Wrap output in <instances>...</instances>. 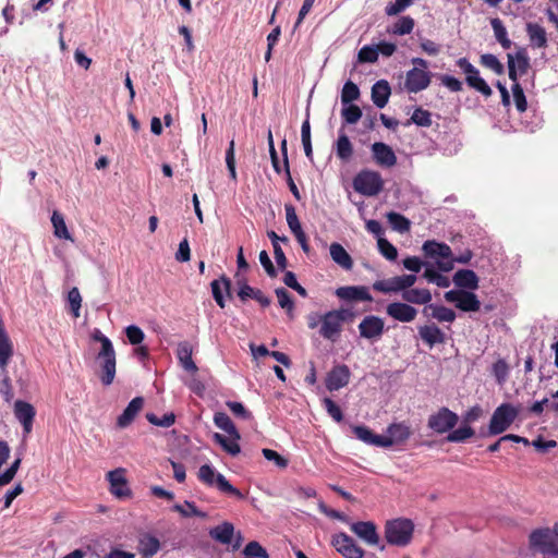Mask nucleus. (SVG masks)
<instances>
[{"mask_svg": "<svg viewBox=\"0 0 558 558\" xmlns=\"http://www.w3.org/2000/svg\"><path fill=\"white\" fill-rule=\"evenodd\" d=\"M520 409L511 403H501L497 407L490 417V422L486 432H482V436H496L506 432L517 420Z\"/></svg>", "mask_w": 558, "mask_h": 558, "instance_id": "1", "label": "nucleus"}, {"mask_svg": "<svg viewBox=\"0 0 558 558\" xmlns=\"http://www.w3.org/2000/svg\"><path fill=\"white\" fill-rule=\"evenodd\" d=\"M352 185L359 194L372 197L383 192L385 181L378 171L363 169L353 178Z\"/></svg>", "mask_w": 558, "mask_h": 558, "instance_id": "2", "label": "nucleus"}, {"mask_svg": "<svg viewBox=\"0 0 558 558\" xmlns=\"http://www.w3.org/2000/svg\"><path fill=\"white\" fill-rule=\"evenodd\" d=\"M414 524L409 519H396L385 525L386 541L396 546H407L413 536Z\"/></svg>", "mask_w": 558, "mask_h": 558, "instance_id": "3", "label": "nucleus"}, {"mask_svg": "<svg viewBox=\"0 0 558 558\" xmlns=\"http://www.w3.org/2000/svg\"><path fill=\"white\" fill-rule=\"evenodd\" d=\"M198 480L207 486H216L221 493L244 499L245 496L220 473H216L215 469L209 464H204L198 470Z\"/></svg>", "mask_w": 558, "mask_h": 558, "instance_id": "4", "label": "nucleus"}, {"mask_svg": "<svg viewBox=\"0 0 558 558\" xmlns=\"http://www.w3.org/2000/svg\"><path fill=\"white\" fill-rule=\"evenodd\" d=\"M457 65L465 74V82L470 88L475 89L486 98L493 95L490 86L481 77L480 71L466 58H460Z\"/></svg>", "mask_w": 558, "mask_h": 558, "instance_id": "5", "label": "nucleus"}, {"mask_svg": "<svg viewBox=\"0 0 558 558\" xmlns=\"http://www.w3.org/2000/svg\"><path fill=\"white\" fill-rule=\"evenodd\" d=\"M416 282L415 275L396 276L385 280H377L373 283V289L383 293L400 292L402 293Z\"/></svg>", "mask_w": 558, "mask_h": 558, "instance_id": "6", "label": "nucleus"}, {"mask_svg": "<svg viewBox=\"0 0 558 558\" xmlns=\"http://www.w3.org/2000/svg\"><path fill=\"white\" fill-rule=\"evenodd\" d=\"M458 421V415L444 407L429 416L428 427L438 434H444L451 430Z\"/></svg>", "mask_w": 558, "mask_h": 558, "instance_id": "7", "label": "nucleus"}, {"mask_svg": "<svg viewBox=\"0 0 558 558\" xmlns=\"http://www.w3.org/2000/svg\"><path fill=\"white\" fill-rule=\"evenodd\" d=\"M96 360L99 363V379L104 386H110L116 377L117 357L114 349H110L106 354L98 352Z\"/></svg>", "mask_w": 558, "mask_h": 558, "instance_id": "8", "label": "nucleus"}, {"mask_svg": "<svg viewBox=\"0 0 558 558\" xmlns=\"http://www.w3.org/2000/svg\"><path fill=\"white\" fill-rule=\"evenodd\" d=\"M337 313L332 310L320 316L319 335L330 341H336L342 331V318Z\"/></svg>", "mask_w": 558, "mask_h": 558, "instance_id": "9", "label": "nucleus"}, {"mask_svg": "<svg viewBox=\"0 0 558 558\" xmlns=\"http://www.w3.org/2000/svg\"><path fill=\"white\" fill-rule=\"evenodd\" d=\"M384 331L385 322L379 316L367 315L359 324L360 336L371 341L380 339Z\"/></svg>", "mask_w": 558, "mask_h": 558, "instance_id": "10", "label": "nucleus"}, {"mask_svg": "<svg viewBox=\"0 0 558 558\" xmlns=\"http://www.w3.org/2000/svg\"><path fill=\"white\" fill-rule=\"evenodd\" d=\"M106 477L110 484L109 490L113 496L118 498H130L132 496V490L130 489L125 477V469L118 468L109 471Z\"/></svg>", "mask_w": 558, "mask_h": 558, "instance_id": "11", "label": "nucleus"}, {"mask_svg": "<svg viewBox=\"0 0 558 558\" xmlns=\"http://www.w3.org/2000/svg\"><path fill=\"white\" fill-rule=\"evenodd\" d=\"M331 544L345 558H363L364 556V550L343 532L335 535Z\"/></svg>", "mask_w": 558, "mask_h": 558, "instance_id": "12", "label": "nucleus"}, {"mask_svg": "<svg viewBox=\"0 0 558 558\" xmlns=\"http://www.w3.org/2000/svg\"><path fill=\"white\" fill-rule=\"evenodd\" d=\"M14 415L23 426L24 435H29L32 433L34 418L36 415L35 408L26 401L16 400L14 403Z\"/></svg>", "mask_w": 558, "mask_h": 558, "instance_id": "13", "label": "nucleus"}, {"mask_svg": "<svg viewBox=\"0 0 558 558\" xmlns=\"http://www.w3.org/2000/svg\"><path fill=\"white\" fill-rule=\"evenodd\" d=\"M371 149L376 165L383 168H391L397 165V156L388 144L376 142L372 145Z\"/></svg>", "mask_w": 558, "mask_h": 558, "instance_id": "14", "label": "nucleus"}, {"mask_svg": "<svg viewBox=\"0 0 558 558\" xmlns=\"http://www.w3.org/2000/svg\"><path fill=\"white\" fill-rule=\"evenodd\" d=\"M386 312L388 316L400 323H411L417 315V310L405 301L388 304Z\"/></svg>", "mask_w": 558, "mask_h": 558, "instance_id": "15", "label": "nucleus"}, {"mask_svg": "<svg viewBox=\"0 0 558 558\" xmlns=\"http://www.w3.org/2000/svg\"><path fill=\"white\" fill-rule=\"evenodd\" d=\"M430 74L418 68H413L407 73L405 88L409 93H418L428 87Z\"/></svg>", "mask_w": 558, "mask_h": 558, "instance_id": "16", "label": "nucleus"}, {"mask_svg": "<svg viewBox=\"0 0 558 558\" xmlns=\"http://www.w3.org/2000/svg\"><path fill=\"white\" fill-rule=\"evenodd\" d=\"M350 376V369L345 364L332 367L326 377L327 389L329 391L339 390L349 384Z\"/></svg>", "mask_w": 558, "mask_h": 558, "instance_id": "17", "label": "nucleus"}, {"mask_svg": "<svg viewBox=\"0 0 558 558\" xmlns=\"http://www.w3.org/2000/svg\"><path fill=\"white\" fill-rule=\"evenodd\" d=\"M530 547L539 550L543 555L545 551L555 548L558 544L551 537L549 529H536L529 536Z\"/></svg>", "mask_w": 558, "mask_h": 558, "instance_id": "18", "label": "nucleus"}, {"mask_svg": "<svg viewBox=\"0 0 558 558\" xmlns=\"http://www.w3.org/2000/svg\"><path fill=\"white\" fill-rule=\"evenodd\" d=\"M351 531L368 545H378L379 535L372 521H360L351 524Z\"/></svg>", "mask_w": 558, "mask_h": 558, "instance_id": "19", "label": "nucleus"}, {"mask_svg": "<svg viewBox=\"0 0 558 558\" xmlns=\"http://www.w3.org/2000/svg\"><path fill=\"white\" fill-rule=\"evenodd\" d=\"M336 295L344 301L372 302L373 296L365 286H347L336 290Z\"/></svg>", "mask_w": 558, "mask_h": 558, "instance_id": "20", "label": "nucleus"}, {"mask_svg": "<svg viewBox=\"0 0 558 558\" xmlns=\"http://www.w3.org/2000/svg\"><path fill=\"white\" fill-rule=\"evenodd\" d=\"M193 351V345L189 341L179 342L175 351L180 365L190 374H195L198 371L192 359Z\"/></svg>", "mask_w": 558, "mask_h": 558, "instance_id": "21", "label": "nucleus"}, {"mask_svg": "<svg viewBox=\"0 0 558 558\" xmlns=\"http://www.w3.org/2000/svg\"><path fill=\"white\" fill-rule=\"evenodd\" d=\"M144 405V399L142 397H135L130 401L128 407L124 409L121 415L118 416L117 425L120 428L128 427L140 413Z\"/></svg>", "mask_w": 558, "mask_h": 558, "instance_id": "22", "label": "nucleus"}, {"mask_svg": "<svg viewBox=\"0 0 558 558\" xmlns=\"http://www.w3.org/2000/svg\"><path fill=\"white\" fill-rule=\"evenodd\" d=\"M240 288L238 291V296L242 302L247 301L248 299H253L257 301L263 307H267L270 305L271 301L268 296H266L262 290L254 289L250 284H247L245 281L241 282L238 281Z\"/></svg>", "mask_w": 558, "mask_h": 558, "instance_id": "23", "label": "nucleus"}, {"mask_svg": "<svg viewBox=\"0 0 558 558\" xmlns=\"http://www.w3.org/2000/svg\"><path fill=\"white\" fill-rule=\"evenodd\" d=\"M391 95V88L386 80H379L372 86V101L377 108H384Z\"/></svg>", "mask_w": 558, "mask_h": 558, "instance_id": "24", "label": "nucleus"}, {"mask_svg": "<svg viewBox=\"0 0 558 558\" xmlns=\"http://www.w3.org/2000/svg\"><path fill=\"white\" fill-rule=\"evenodd\" d=\"M13 355V343L5 331L3 324L0 323V368L7 373V367Z\"/></svg>", "mask_w": 558, "mask_h": 558, "instance_id": "25", "label": "nucleus"}, {"mask_svg": "<svg viewBox=\"0 0 558 558\" xmlns=\"http://www.w3.org/2000/svg\"><path fill=\"white\" fill-rule=\"evenodd\" d=\"M418 335L423 342L430 348L435 344L444 343L446 340L445 333L435 324L418 327Z\"/></svg>", "mask_w": 558, "mask_h": 558, "instance_id": "26", "label": "nucleus"}, {"mask_svg": "<svg viewBox=\"0 0 558 558\" xmlns=\"http://www.w3.org/2000/svg\"><path fill=\"white\" fill-rule=\"evenodd\" d=\"M213 296L218 304L219 307L223 308L226 306V301L222 294V289L227 292L229 298H232L231 294V281L230 279L222 275L219 280H214L210 283Z\"/></svg>", "mask_w": 558, "mask_h": 558, "instance_id": "27", "label": "nucleus"}, {"mask_svg": "<svg viewBox=\"0 0 558 558\" xmlns=\"http://www.w3.org/2000/svg\"><path fill=\"white\" fill-rule=\"evenodd\" d=\"M526 34L532 47L534 48H546L547 47V34L545 28L537 23L526 24Z\"/></svg>", "mask_w": 558, "mask_h": 558, "instance_id": "28", "label": "nucleus"}, {"mask_svg": "<svg viewBox=\"0 0 558 558\" xmlns=\"http://www.w3.org/2000/svg\"><path fill=\"white\" fill-rule=\"evenodd\" d=\"M422 250L424 252V255L430 258H449L452 255V251L448 244L439 243L433 240L424 242Z\"/></svg>", "mask_w": 558, "mask_h": 558, "instance_id": "29", "label": "nucleus"}, {"mask_svg": "<svg viewBox=\"0 0 558 558\" xmlns=\"http://www.w3.org/2000/svg\"><path fill=\"white\" fill-rule=\"evenodd\" d=\"M329 252L332 260L341 268L344 270H351L353 268V259L341 244L337 242L331 243Z\"/></svg>", "mask_w": 558, "mask_h": 558, "instance_id": "30", "label": "nucleus"}, {"mask_svg": "<svg viewBox=\"0 0 558 558\" xmlns=\"http://www.w3.org/2000/svg\"><path fill=\"white\" fill-rule=\"evenodd\" d=\"M423 313L440 323H452L456 319L454 311L442 305L429 304L423 310Z\"/></svg>", "mask_w": 558, "mask_h": 558, "instance_id": "31", "label": "nucleus"}, {"mask_svg": "<svg viewBox=\"0 0 558 558\" xmlns=\"http://www.w3.org/2000/svg\"><path fill=\"white\" fill-rule=\"evenodd\" d=\"M453 282L459 288L475 290L478 287V278L471 269H460L453 276Z\"/></svg>", "mask_w": 558, "mask_h": 558, "instance_id": "32", "label": "nucleus"}, {"mask_svg": "<svg viewBox=\"0 0 558 558\" xmlns=\"http://www.w3.org/2000/svg\"><path fill=\"white\" fill-rule=\"evenodd\" d=\"M402 300L409 304L426 305L432 301V293L427 289L409 288L402 293Z\"/></svg>", "mask_w": 558, "mask_h": 558, "instance_id": "33", "label": "nucleus"}, {"mask_svg": "<svg viewBox=\"0 0 558 558\" xmlns=\"http://www.w3.org/2000/svg\"><path fill=\"white\" fill-rule=\"evenodd\" d=\"M234 534V526L230 522H223L209 531L213 539L221 544H230Z\"/></svg>", "mask_w": 558, "mask_h": 558, "instance_id": "34", "label": "nucleus"}, {"mask_svg": "<svg viewBox=\"0 0 558 558\" xmlns=\"http://www.w3.org/2000/svg\"><path fill=\"white\" fill-rule=\"evenodd\" d=\"M387 433L395 445L407 441L412 435L410 426L405 423L390 424L387 428Z\"/></svg>", "mask_w": 558, "mask_h": 558, "instance_id": "35", "label": "nucleus"}, {"mask_svg": "<svg viewBox=\"0 0 558 558\" xmlns=\"http://www.w3.org/2000/svg\"><path fill=\"white\" fill-rule=\"evenodd\" d=\"M213 439L216 444L221 446V448L232 457L238 456L241 452V447L239 440L241 438L234 437H226L222 434L215 433Z\"/></svg>", "mask_w": 558, "mask_h": 558, "instance_id": "36", "label": "nucleus"}, {"mask_svg": "<svg viewBox=\"0 0 558 558\" xmlns=\"http://www.w3.org/2000/svg\"><path fill=\"white\" fill-rule=\"evenodd\" d=\"M214 423L218 428L226 432L230 437L241 438L239 430L227 413L216 412L214 414Z\"/></svg>", "mask_w": 558, "mask_h": 558, "instance_id": "37", "label": "nucleus"}, {"mask_svg": "<svg viewBox=\"0 0 558 558\" xmlns=\"http://www.w3.org/2000/svg\"><path fill=\"white\" fill-rule=\"evenodd\" d=\"M457 307L463 312H477L481 308V302L475 293L463 290Z\"/></svg>", "mask_w": 558, "mask_h": 558, "instance_id": "38", "label": "nucleus"}, {"mask_svg": "<svg viewBox=\"0 0 558 558\" xmlns=\"http://www.w3.org/2000/svg\"><path fill=\"white\" fill-rule=\"evenodd\" d=\"M138 548L143 557L150 558L158 553L160 542L157 537L147 534L140 539Z\"/></svg>", "mask_w": 558, "mask_h": 558, "instance_id": "39", "label": "nucleus"}, {"mask_svg": "<svg viewBox=\"0 0 558 558\" xmlns=\"http://www.w3.org/2000/svg\"><path fill=\"white\" fill-rule=\"evenodd\" d=\"M492 28L496 40L500 44L504 49H509L512 45L508 37L507 29L500 19L495 17L490 21Z\"/></svg>", "mask_w": 558, "mask_h": 558, "instance_id": "40", "label": "nucleus"}, {"mask_svg": "<svg viewBox=\"0 0 558 558\" xmlns=\"http://www.w3.org/2000/svg\"><path fill=\"white\" fill-rule=\"evenodd\" d=\"M386 217L395 231L399 233H407L410 231L411 221L403 215L396 211H389Z\"/></svg>", "mask_w": 558, "mask_h": 558, "instance_id": "41", "label": "nucleus"}, {"mask_svg": "<svg viewBox=\"0 0 558 558\" xmlns=\"http://www.w3.org/2000/svg\"><path fill=\"white\" fill-rule=\"evenodd\" d=\"M51 222H52V226L54 229L53 233L57 238L64 239V240H71V234L66 228L64 218L59 211H57V210L53 211L52 217H51Z\"/></svg>", "mask_w": 558, "mask_h": 558, "instance_id": "42", "label": "nucleus"}, {"mask_svg": "<svg viewBox=\"0 0 558 558\" xmlns=\"http://www.w3.org/2000/svg\"><path fill=\"white\" fill-rule=\"evenodd\" d=\"M337 156L343 161H348L353 155V146L345 134H340L337 140Z\"/></svg>", "mask_w": 558, "mask_h": 558, "instance_id": "43", "label": "nucleus"}, {"mask_svg": "<svg viewBox=\"0 0 558 558\" xmlns=\"http://www.w3.org/2000/svg\"><path fill=\"white\" fill-rule=\"evenodd\" d=\"M281 150H282V155H283V165H284V172H286V177H287V183H288V186L291 191V193L293 194V196L300 201L301 199V195H300V192H299V189L298 186L295 185L292 177H291V172H290V167H289V159H288V153H287V141L283 140L281 142Z\"/></svg>", "mask_w": 558, "mask_h": 558, "instance_id": "44", "label": "nucleus"}, {"mask_svg": "<svg viewBox=\"0 0 558 558\" xmlns=\"http://www.w3.org/2000/svg\"><path fill=\"white\" fill-rule=\"evenodd\" d=\"M509 372L510 367L504 359L497 360L492 366V374L498 385H504L508 380Z\"/></svg>", "mask_w": 558, "mask_h": 558, "instance_id": "45", "label": "nucleus"}, {"mask_svg": "<svg viewBox=\"0 0 558 558\" xmlns=\"http://www.w3.org/2000/svg\"><path fill=\"white\" fill-rule=\"evenodd\" d=\"M361 96L360 89L352 81H347L341 90V102L342 105H349L354 100H357Z\"/></svg>", "mask_w": 558, "mask_h": 558, "instance_id": "46", "label": "nucleus"}, {"mask_svg": "<svg viewBox=\"0 0 558 558\" xmlns=\"http://www.w3.org/2000/svg\"><path fill=\"white\" fill-rule=\"evenodd\" d=\"M480 62L483 66L492 70L497 75H502L505 73L504 64L492 53L482 54Z\"/></svg>", "mask_w": 558, "mask_h": 558, "instance_id": "47", "label": "nucleus"}, {"mask_svg": "<svg viewBox=\"0 0 558 558\" xmlns=\"http://www.w3.org/2000/svg\"><path fill=\"white\" fill-rule=\"evenodd\" d=\"M474 433V429L469 425L460 426L448 434L447 440L450 442H463L472 437Z\"/></svg>", "mask_w": 558, "mask_h": 558, "instance_id": "48", "label": "nucleus"}, {"mask_svg": "<svg viewBox=\"0 0 558 558\" xmlns=\"http://www.w3.org/2000/svg\"><path fill=\"white\" fill-rule=\"evenodd\" d=\"M243 554L245 558H269L267 550L256 541L248 542Z\"/></svg>", "mask_w": 558, "mask_h": 558, "instance_id": "49", "label": "nucleus"}, {"mask_svg": "<svg viewBox=\"0 0 558 558\" xmlns=\"http://www.w3.org/2000/svg\"><path fill=\"white\" fill-rule=\"evenodd\" d=\"M275 293L278 299L279 305L287 311L288 315L292 316L294 302L290 293L284 288H277L275 290Z\"/></svg>", "mask_w": 558, "mask_h": 558, "instance_id": "50", "label": "nucleus"}, {"mask_svg": "<svg viewBox=\"0 0 558 558\" xmlns=\"http://www.w3.org/2000/svg\"><path fill=\"white\" fill-rule=\"evenodd\" d=\"M512 94H513V100L517 110L522 113L525 112L527 109V101L526 97L524 95L523 88L520 83L512 84Z\"/></svg>", "mask_w": 558, "mask_h": 558, "instance_id": "51", "label": "nucleus"}, {"mask_svg": "<svg viewBox=\"0 0 558 558\" xmlns=\"http://www.w3.org/2000/svg\"><path fill=\"white\" fill-rule=\"evenodd\" d=\"M410 122L415 123L418 126L428 128L432 125V114L427 110H424L422 108H416L414 110V112L412 113L411 119L408 122V124Z\"/></svg>", "mask_w": 558, "mask_h": 558, "instance_id": "52", "label": "nucleus"}, {"mask_svg": "<svg viewBox=\"0 0 558 558\" xmlns=\"http://www.w3.org/2000/svg\"><path fill=\"white\" fill-rule=\"evenodd\" d=\"M414 24V20L411 16H402L395 23L392 32L400 36L408 35L413 31Z\"/></svg>", "mask_w": 558, "mask_h": 558, "instance_id": "53", "label": "nucleus"}, {"mask_svg": "<svg viewBox=\"0 0 558 558\" xmlns=\"http://www.w3.org/2000/svg\"><path fill=\"white\" fill-rule=\"evenodd\" d=\"M68 302L70 304L71 313L73 317L80 316V310L82 306V296L76 287H73L68 293Z\"/></svg>", "mask_w": 558, "mask_h": 558, "instance_id": "54", "label": "nucleus"}, {"mask_svg": "<svg viewBox=\"0 0 558 558\" xmlns=\"http://www.w3.org/2000/svg\"><path fill=\"white\" fill-rule=\"evenodd\" d=\"M287 223L292 233L302 230L301 222L298 218L295 208L292 204L284 205Z\"/></svg>", "mask_w": 558, "mask_h": 558, "instance_id": "55", "label": "nucleus"}, {"mask_svg": "<svg viewBox=\"0 0 558 558\" xmlns=\"http://www.w3.org/2000/svg\"><path fill=\"white\" fill-rule=\"evenodd\" d=\"M378 250L383 256H385L388 260H396L398 257V251L395 245H392L387 239L379 238L377 240Z\"/></svg>", "mask_w": 558, "mask_h": 558, "instance_id": "56", "label": "nucleus"}, {"mask_svg": "<svg viewBox=\"0 0 558 558\" xmlns=\"http://www.w3.org/2000/svg\"><path fill=\"white\" fill-rule=\"evenodd\" d=\"M341 116L345 123L355 124L362 117V110L359 106L349 104L348 107L342 109Z\"/></svg>", "mask_w": 558, "mask_h": 558, "instance_id": "57", "label": "nucleus"}, {"mask_svg": "<svg viewBox=\"0 0 558 558\" xmlns=\"http://www.w3.org/2000/svg\"><path fill=\"white\" fill-rule=\"evenodd\" d=\"M146 418L150 424L160 427H170L175 422V415L173 413H166L161 418L154 413H147Z\"/></svg>", "mask_w": 558, "mask_h": 558, "instance_id": "58", "label": "nucleus"}, {"mask_svg": "<svg viewBox=\"0 0 558 558\" xmlns=\"http://www.w3.org/2000/svg\"><path fill=\"white\" fill-rule=\"evenodd\" d=\"M357 59L361 63H374L378 60V50L372 46H364L360 49Z\"/></svg>", "mask_w": 558, "mask_h": 558, "instance_id": "59", "label": "nucleus"}, {"mask_svg": "<svg viewBox=\"0 0 558 558\" xmlns=\"http://www.w3.org/2000/svg\"><path fill=\"white\" fill-rule=\"evenodd\" d=\"M262 453L266 460L274 462L279 469H286L289 464V460L287 458L272 449L264 448Z\"/></svg>", "mask_w": 558, "mask_h": 558, "instance_id": "60", "label": "nucleus"}, {"mask_svg": "<svg viewBox=\"0 0 558 558\" xmlns=\"http://www.w3.org/2000/svg\"><path fill=\"white\" fill-rule=\"evenodd\" d=\"M323 404L327 413L336 421L341 422L343 420V413L340 407L330 398H324Z\"/></svg>", "mask_w": 558, "mask_h": 558, "instance_id": "61", "label": "nucleus"}, {"mask_svg": "<svg viewBox=\"0 0 558 558\" xmlns=\"http://www.w3.org/2000/svg\"><path fill=\"white\" fill-rule=\"evenodd\" d=\"M226 404L236 417L247 421L253 418L252 413L243 405V403L238 401H227Z\"/></svg>", "mask_w": 558, "mask_h": 558, "instance_id": "62", "label": "nucleus"}, {"mask_svg": "<svg viewBox=\"0 0 558 558\" xmlns=\"http://www.w3.org/2000/svg\"><path fill=\"white\" fill-rule=\"evenodd\" d=\"M125 335L129 342L133 345L142 343L145 338L143 330L135 325L128 326L125 328Z\"/></svg>", "mask_w": 558, "mask_h": 558, "instance_id": "63", "label": "nucleus"}, {"mask_svg": "<svg viewBox=\"0 0 558 558\" xmlns=\"http://www.w3.org/2000/svg\"><path fill=\"white\" fill-rule=\"evenodd\" d=\"M514 57L517 70L519 71L520 75L525 74L530 69V59L526 54L525 49H521L517 51Z\"/></svg>", "mask_w": 558, "mask_h": 558, "instance_id": "64", "label": "nucleus"}]
</instances>
